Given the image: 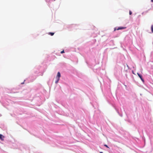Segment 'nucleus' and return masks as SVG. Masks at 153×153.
Returning <instances> with one entry per match:
<instances>
[{"mask_svg": "<svg viewBox=\"0 0 153 153\" xmlns=\"http://www.w3.org/2000/svg\"><path fill=\"white\" fill-rule=\"evenodd\" d=\"M141 79V80L143 81V82H144V79H143V78H142Z\"/></svg>", "mask_w": 153, "mask_h": 153, "instance_id": "9b49d317", "label": "nucleus"}, {"mask_svg": "<svg viewBox=\"0 0 153 153\" xmlns=\"http://www.w3.org/2000/svg\"><path fill=\"white\" fill-rule=\"evenodd\" d=\"M117 29H116V28H114V31H115L116 30H117Z\"/></svg>", "mask_w": 153, "mask_h": 153, "instance_id": "ddd939ff", "label": "nucleus"}, {"mask_svg": "<svg viewBox=\"0 0 153 153\" xmlns=\"http://www.w3.org/2000/svg\"><path fill=\"white\" fill-rule=\"evenodd\" d=\"M129 13L130 15H131L132 14V12L131 11H130Z\"/></svg>", "mask_w": 153, "mask_h": 153, "instance_id": "6e6552de", "label": "nucleus"}, {"mask_svg": "<svg viewBox=\"0 0 153 153\" xmlns=\"http://www.w3.org/2000/svg\"><path fill=\"white\" fill-rule=\"evenodd\" d=\"M4 136H3L1 134H0V139L1 140H4Z\"/></svg>", "mask_w": 153, "mask_h": 153, "instance_id": "f03ea898", "label": "nucleus"}, {"mask_svg": "<svg viewBox=\"0 0 153 153\" xmlns=\"http://www.w3.org/2000/svg\"><path fill=\"white\" fill-rule=\"evenodd\" d=\"M60 76H61V75H60V73L59 72H58L57 74V77H56L59 78L60 77Z\"/></svg>", "mask_w": 153, "mask_h": 153, "instance_id": "7ed1b4c3", "label": "nucleus"}, {"mask_svg": "<svg viewBox=\"0 0 153 153\" xmlns=\"http://www.w3.org/2000/svg\"><path fill=\"white\" fill-rule=\"evenodd\" d=\"M56 78L57 79V80L55 81V83H57L58 82L59 79V78H57V77H56Z\"/></svg>", "mask_w": 153, "mask_h": 153, "instance_id": "20e7f679", "label": "nucleus"}, {"mask_svg": "<svg viewBox=\"0 0 153 153\" xmlns=\"http://www.w3.org/2000/svg\"><path fill=\"white\" fill-rule=\"evenodd\" d=\"M137 74L138 75L140 79L142 78V76L141 75H140L138 73H137Z\"/></svg>", "mask_w": 153, "mask_h": 153, "instance_id": "423d86ee", "label": "nucleus"}, {"mask_svg": "<svg viewBox=\"0 0 153 153\" xmlns=\"http://www.w3.org/2000/svg\"><path fill=\"white\" fill-rule=\"evenodd\" d=\"M151 1L153 2V0H151Z\"/></svg>", "mask_w": 153, "mask_h": 153, "instance_id": "4468645a", "label": "nucleus"}, {"mask_svg": "<svg viewBox=\"0 0 153 153\" xmlns=\"http://www.w3.org/2000/svg\"><path fill=\"white\" fill-rule=\"evenodd\" d=\"M100 153H103L102 152H100Z\"/></svg>", "mask_w": 153, "mask_h": 153, "instance_id": "2eb2a0df", "label": "nucleus"}, {"mask_svg": "<svg viewBox=\"0 0 153 153\" xmlns=\"http://www.w3.org/2000/svg\"><path fill=\"white\" fill-rule=\"evenodd\" d=\"M151 29L152 30V33H153V25H152L151 26Z\"/></svg>", "mask_w": 153, "mask_h": 153, "instance_id": "0eeeda50", "label": "nucleus"}, {"mask_svg": "<svg viewBox=\"0 0 153 153\" xmlns=\"http://www.w3.org/2000/svg\"><path fill=\"white\" fill-rule=\"evenodd\" d=\"M104 146H105L107 148H108V146L107 145L105 144L104 145Z\"/></svg>", "mask_w": 153, "mask_h": 153, "instance_id": "1a4fd4ad", "label": "nucleus"}, {"mask_svg": "<svg viewBox=\"0 0 153 153\" xmlns=\"http://www.w3.org/2000/svg\"><path fill=\"white\" fill-rule=\"evenodd\" d=\"M126 27H120L117 28V30H122L126 28Z\"/></svg>", "mask_w": 153, "mask_h": 153, "instance_id": "f257e3e1", "label": "nucleus"}, {"mask_svg": "<svg viewBox=\"0 0 153 153\" xmlns=\"http://www.w3.org/2000/svg\"><path fill=\"white\" fill-rule=\"evenodd\" d=\"M54 33H52V32H50L48 33V34L50 35L51 36H52L54 34Z\"/></svg>", "mask_w": 153, "mask_h": 153, "instance_id": "39448f33", "label": "nucleus"}, {"mask_svg": "<svg viewBox=\"0 0 153 153\" xmlns=\"http://www.w3.org/2000/svg\"><path fill=\"white\" fill-rule=\"evenodd\" d=\"M64 51L63 50L62 51H61V53H64Z\"/></svg>", "mask_w": 153, "mask_h": 153, "instance_id": "f8f14e48", "label": "nucleus"}, {"mask_svg": "<svg viewBox=\"0 0 153 153\" xmlns=\"http://www.w3.org/2000/svg\"><path fill=\"white\" fill-rule=\"evenodd\" d=\"M141 79V80L143 81V82H144V79H143V78H142Z\"/></svg>", "mask_w": 153, "mask_h": 153, "instance_id": "9d476101", "label": "nucleus"}]
</instances>
